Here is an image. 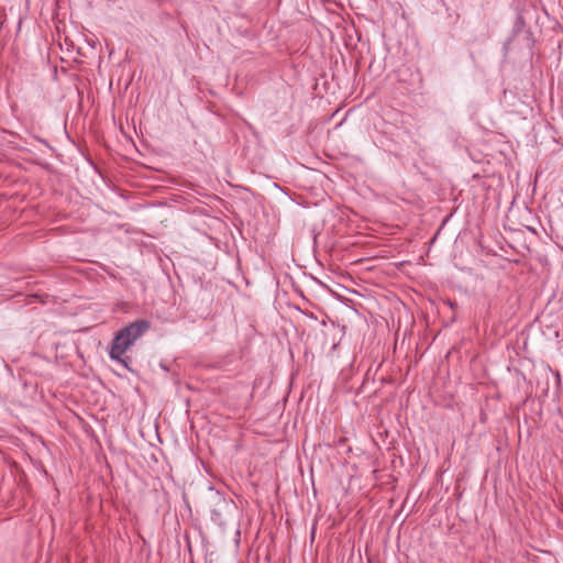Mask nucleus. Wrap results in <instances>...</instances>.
<instances>
[{
    "instance_id": "1",
    "label": "nucleus",
    "mask_w": 563,
    "mask_h": 563,
    "mask_svg": "<svg viewBox=\"0 0 563 563\" xmlns=\"http://www.w3.org/2000/svg\"><path fill=\"white\" fill-rule=\"evenodd\" d=\"M150 325L147 320H136L122 328L112 340L110 358L130 369L128 358H124L123 354L150 329Z\"/></svg>"
}]
</instances>
